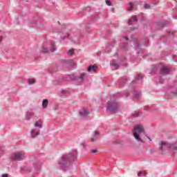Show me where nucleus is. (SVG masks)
Returning a JSON list of instances; mask_svg holds the SVG:
<instances>
[{
    "mask_svg": "<svg viewBox=\"0 0 177 177\" xmlns=\"http://www.w3.org/2000/svg\"><path fill=\"white\" fill-rule=\"evenodd\" d=\"M142 133H145V127L140 124L136 126L133 130V135L136 140L143 143L142 139L140 138V135H142Z\"/></svg>",
    "mask_w": 177,
    "mask_h": 177,
    "instance_id": "f257e3e1",
    "label": "nucleus"
},
{
    "mask_svg": "<svg viewBox=\"0 0 177 177\" xmlns=\"http://www.w3.org/2000/svg\"><path fill=\"white\" fill-rule=\"evenodd\" d=\"M118 104L115 102H109L106 109L111 113H115V110L118 109Z\"/></svg>",
    "mask_w": 177,
    "mask_h": 177,
    "instance_id": "f03ea898",
    "label": "nucleus"
},
{
    "mask_svg": "<svg viewBox=\"0 0 177 177\" xmlns=\"http://www.w3.org/2000/svg\"><path fill=\"white\" fill-rule=\"evenodd\" d=\"M26 157V155L23 152H17L12 155L11 158L14 161H19L20 160H23Z\"/></svg>",
    "mask_w": 177,
    "mask_h": 177,
    "instance_id": "7ed1b4c3",
    "label": "nucleus"
},
{
    "mask_svg": "<svg viewBox=\"0 0 177 177\" xmlns=\"http://www.w3.org/2000/svg\"><path fill=\"white\" fill-rule=\"evenodd\" d=\"M160 73L162 75H165V74H169V68H168L167 67L163 66L161 69H160Z\"/></svg>",
    "mask_w": 177,
    "mask_h": 177,
    "instance_id": "20e7f679",
    "label": "nucleus"
},
{
    "mask_svg": "<svg viewBox=\"0 0 177 177\" xmlns=\"http://www.w3.org/2000/svg\"><path fill=\"white\" fill-rule=\"evenodd\" d=\"M96 70H97V66L96 65L89 66L87 68V71L88 72L93 71V73H95Z\"/></svg>",
    "mask_w": 177,
    "mask_h": 177,
    "instance_id": "39448f33",
    "label": "nucleus"
},
{
    "mask_svg": "<svg viewBox=\"0 0 177 177\" xmlns=\"http://www.w3.org/2000/svg\"><path fill=\"white\" fill-rule=\"evenodd\" d=\"M80 117H86L88 114H89V111H86V109H83L82 111L79 113Z\"/></svg>",
    "mask_w": 177,
    "mask_h": 177,
    "instance_id": "423d86ee",
    "label": "nucleus"
},
{
    "mask_svg": "<svg viewBox=\"0 0 177 177\" xmlns=\"http://www.w3.org/2000/svg\"><path fill=\"white\" fill-rule=\"evenodd\" d=\"M168 147H169V146H168L167 142H160V150H164V149H168Z\"/></svg>",
    "mask_w": 177,
    "mask_h": 177,
    "instance_id": "0eeeda50",
    "label": "nucleus"
},
{
    "mask_svg": "<svg viewBox=\"0 0 177 177\" xmlns=\"http://www.w3.org/2000/svg\"><path fill=\"white\" fill-rule=\"evenodd\" d=\"M85 75H86V73H82V74L77 78V81H78L79 82H84V77H85Z\"/></svg>",
    "mask_w": 177,
    "mask_h": 177,
    "instance_id": "6e6552de",
    "label": "nucleus"
},
{
    "mask_svg": "<svg viewBox=\"0 0 177 177\" xmlns=\"http://www.w3.org/2000/svg\"><path fill=\"white\" fill-rule=\"evenodd\" d=\"M48 104H49V101L48 100L45 99L42 101L43 109H47Z\"/></svg>",
    "mask_w": 177,
    "mask_h": 177,
    "instance_id": "1a4fd4ad",
    "label": "nucleus"
},
{
    "mask_svg": "<svg viewBox=\"0 0 177 177\" xmlns=\"http://www.w3.org/2000/svg\"><path fill=\"white\" fill-rule=\"evenodd\" d=\"M35 127H39V128H42V122L41 120H39L35 123Z\"/></svg>",
    "mask_w": 177,
    "mask_h": 177,
    "instance_id": "9d476101",
    "label": "nucleus"
},
{
    "mask_svg": "<svg viewBox=\"0 0 177 177\" xmlns=\"http://www.w3.org/2000/svg\"><path fill=\"white\" fill-rule=\"evenodd\" d=\"M132 21H138V19H136V17H131V19L129 20L128 24L131 26Z\"/></svg>",
    "mask_w": 177,
    "mask_h": 177,
    "instance_id": "9b49d317",
    "label": "nucleus"
},
{
    "mask_svg": "<svg viewBox=\"0 0 177 177\" xmlns=\"http://www.w3.org/2000/svg\"><path fill=\"white\" fill-rule=\"evenodd\" d=\"M50 50H51V52L56 50V47L55 46V44H53V43L50 44Z\"/></svg>",
    "mask_w": 177,
    "mask_h": 177,
    "instance_id": "f8f14e48",
    "label": "nucleus"
},
{
    "mask_svg": "<svg viewBox=\"0 0 177 177\" xmlns=\"http://www.w3.org/2000/svg\"><path fill=\"white\" fill-rule=\"evenodd\" d=\"M146 175H147V174L145 171H140L138 174V176H141V177L146 176Z\"/></svg>",
    "mask_w": 177,
    "mask_h": 177,
    "instance_id": "ddd939ff",
    "label": "nucleus"
},
{
    "mask_svg": "<svg viewBox=\"0 0 177 177\" xmlns=\"http://www.w3.org/2000/svg\"><path fill=\"white\" fill-rule=\"evenodd\" d=\"M169 147L171 150H177V145L175 144L171 145Z\"/></svg>",
    "mask_w": 177,
    "mask_h": 177,
    "instance_id": "4468645a",
    "label": "nucleus"
},
{
    "mask_svg": "<svg viewBox=\"0 0 177 177\" xmlns=\"http://www.w3.org/2000/svg\"><path fill=\"white\" fill-rule=\"evenodd\" d=\"M28 82L29 85H32V84H35V80L34 79H30Z\"/></svg>",
    "mask_w": 177,
    "mask_h": 177,
    "instance_id": "2eb2a0df",
    "label": "nucleus"
},
{
    "mask_svg": "<svg viewBox=\"0 0 177 177\" xmlns=\"http://www.w3.org/2000/svg\"><path fill=\"white\" fill-rule=\"evenodd\" d=\"M32 136H37V135H39V132H35L34 130L31 131Z\"/></svg>",
    "mask_w": 177,
    "mask_h": 177,
    "instance_id": "dca6fc26",
    "label": "nucleus"
},
{
    "mask_svg": "<svg viewBox=\"0 0 177 177\" xmlns=\"http://www.w3.org/2000/svg\"><path fill=\"white\" fill-rule=\"evenodd\" d=\"M41 52H43V53H46L48 52V49L45 47H41Z\"/></svg>",
    "mask_w": 177,
    "mask_h": 177,
    "instance_id": "f3484780",
    "label": "nucleus"
},
{
    "mask_svg": "<svg viewBox=\"0 0 177 177\" xmlns=\"http://www.w3.org/2000/svg\"><path fill=\"white\" fill-rule=\"evenodd\" d=\"M68 55L69 56H71L72 55H74V49L69 50L68 52Z\"/></svg>",
    "mask_w": 177,
    "mask_h": 177,
    "instance_id": "a211bd4d",
    "label": "nucleus"
},
{
    "mask_svg": "<svg viewBox=\"0 0 177 177\" xmlns=\"http://www.w3.org/2000/svg\"><path fill=\"white\" fill-rule=\"evenodd\" d=\"M133 9V4L132 3H129V8H128V10H132Z\"/></svg>",
    "mask_w": 177,
    "mask_h": 177,
    "instance_id": "6ab92c4d",
    "label": "nucleus"
},
{
    "mask_svg": "<svg viewBox=\"0 0 177 177\" xmlns=\"http://www.w3.org/2000/svg\"><path fill=\"white\" fill-rule=\"evenodd\" d=\"M106 3L108 6H111V1L110 0H106Z\"/></svg>",
    "mask_w": 177,
    "mask_h": 177,
    "instance_id": "aec40b11",
    "label": "nucleus"
},
{
    "mask_svg": "<svg viewBox=\"0 0 177 177\" xmlns=\"http://www.w3.org/2000/svg\"><path fill=\"white\" fill-rule=\"evenodd\" d=\"M111 66H113V67H115V68H118V64H115V63H112Z\"/></svg>",
    "mask_w": 177,
    "mask_h": 177,
    "instance_id": "412c9836",
    "label": "nucleus"
},
{
    "mask_svg": "<svg viewBox=\"0 0 177 177\" xmlns=\"http://www.w3.org/2000/svg\"><path fill=\"white\" fill-rule=\"evenodd\" d=\"M67 158H68V156H65L62 158V161L65 162L66 160H67Z\"/></svg>",
    "mask_w": 177,
    "mask_h": 177,
    "instance_id": "4be33fe9",
    "label": "nucleus"
},
{
    "mask_svg": "<svg viewBox=\"0 0 177 177\" xmlns=\"http://www.w3.org/2000/svg\"><path fill=\"white\" fill-rule=\"evenodd\" d=\"M1 177H9V174H3V175L1 176Z\"/></svg>",
    "mask_w": 177,
    "mask_h": 177,
    "instance_id": "5701e85b",
    "label": "nucleus"
},
{
    "mask_svg": "<svg viewBox=\"0 0 177 177\" xmlns=\"http://www.w3.org/2000/svg\"><path fill=\"white\" fill-rule=\"evenodd\" d=\"M145 9H149V8H150V6H149V4H145Z\"/></svg>",
    "mask_w": 177,
    "mask_h": 177,
    "instance_id": "b1692460",
    "label": "nucleus"
},
{
    "mask_svg": "<svg viewBox=\"0 0 177 177\" xmlns=\"http://www.w3.org/2000/svg\"><path fill=\"white\" fill-rule=\"evenodd\" d=\"M91 153H93V154H95V153H97V150L94 149L91 151Z\"/></svg>",
    "mask_w": 177,
    "mask_h": 177,
    "instance_id": "393cba45",
    "label": "nucleus"
},
{
    "mask_svg": "<svg viewBox=\"0 0 177 177\" xmlns=\"http://www.w3.org/2000/svg\"><path fill=\"white\" fill-rule=\"evenodd\" d=\"M91 142H95V137L91 138Z\"/></svg>",
    "mask_w": 177,
    "mask_h": 177,
    "instance_id": "a878e982",
    "label": "nucleus"
},
{
    "mask_svg": "<svg viewBox=\"0 0 177 177\" xmlns=\"http://www.w3.org/2000/svg\"><path fill=\"white\" fill-rule=\"evenodd\" d=\"M97 135H99V133L97 131H95V136H97Z\"/></svg>",
    "mask_w": 177,
    "mask_h": 177,
    "instance_id": "bb28decb",
    "label": "nucleus"
},
{
    "mask_svg": "<svg viewBox=\"0 0 177 177\" xmlns=\"http://www.w3.org/2000/svg\"><path fill=\"white\" fill-rule=\"evenodd\" d=\"M142 78V76H140V75L138 76V80H141Z\"/></svg>",
    "mask_w": 177,
    "mask_h": 177,
    "instance_id": "cd10ccee",
    "label": "nucleus"
},
{
    "mask_svg": "<svg viewBox=\"0 0 177 177\" xmlns=\"http://www.w3.org/2000/svg\"><path fill=\"white\" fill-rule=\"evenodd\" d=\"M124 39H126V41H128V37H125Z\"/></svg>",
    "mask_w": 177,
    "mask_h": 177,
    "instance_id": "c85d7f7f",
    "label": "nucleus"
},
{
    "mask_svg": "<svg viewBox=\"0 0 177 177\" xmlns=\"http://www.w3.org/2000/svg\"><path fill=\"white\" fill-rule=\"evenodd\" d=\"M2 41V36H0V42Z\"/></svg>",
    "mask_w": 177,
    "mask_h": 177,
    "instance_id": "c756f323",
    "label": "nucleus"
},
{
    "mask_svg": "<svg viewBox=\"0 0 177 177\" xmlns=\"http://www.w3.org/2000/svg\"><path fill=\"white\" fill-rule=\"evenodd\" d=\"M67 37H68V35H67L66 36H65V37H64V38H67Z\"/></svg>",
    "mask_w": 177,
    "mask_h": 177,
    "instance_id": "7c9ffc66",
    "label": "nucleus"
},
{
    "mask_svg": "<svg viewBox=\"0 0 177 177\" xmlns=\"http://www.w3.org/2000/svg\"><path fill=\"white\" fill-rule=\"evenodd\" d=\"M126 96H128V94H127Z\"/></svg>",
    "mask_w": 177,
    "mask_h": 177,
    "instance_id": "2f4dec72",
    "label": "nucleus"
}]
</instances>
